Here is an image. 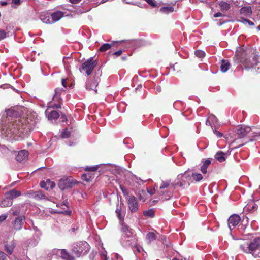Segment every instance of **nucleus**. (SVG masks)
<instances>
[{"mask_svg": "<svg viewBox=\"0 0 260 260\" xmlns=\"http://www.w3.org/2000/svg\"><path fill=\"white\" fill-rule=\"evenodd\" d=\"M27 122L26 119H16L6 127L5 130V136L15 140L23 138L31 128V125Z\"/></svg>", "mask_w": 260, "mask_h": 260, "instance_id": "f257e3e1", "label": "nucleus"}, {"mask_svg": "<svg viewBox=\"0 0 260 260\" xmlns=\"http://www.w3.org/2000/svg\"><path fill=\"white\" fill-rule=\"evenodd\" d=\"M234 59L236 63H241L246 69L253 68L259 61V56L249 49L237 52Z\"/></svg>", "mask_w": 260, "mask_h": 260, "instance_id": "f03ea898", "label": "nucleus"}, {"mask_svg": "<svg viewBox=\"0 0 260 260\" xmlns=\"http://www.w3.org/2000/svg\"><path fill=\"white\" fill-rule=\"evenodd\" d=\"M121 231L122 233L120 243L124 247H132L137 244L136 236L134 235L133 230L125 223H122L121 227Z\"/></svg>", "mask_w": 260, "mask_h": 260, "instance_id": "7ed1b4c3", "label": "nucleus"}, {"mask_svg": "<svg viewBox=\"0 0 260 260\" xmlns=\"http://www.w3.org/2000/svg\"><path fill=\"white\" fill-rule=\"evenodd\" d=\"M90 245L86 241H81L74 243L72 246V252L79 257L86 254L90 250Z\"/></svg>", "mask_w": 260, "mask_h": 260, "instance_id": "20e7f679", "label": "nucleus"}, {"mask_svg": "<svg viewBox=\"0 0 260 260\" xmlns=\"http://www.w3.org/2000/svg\"><path fill=\"white\" fill-rule=\"evenodd\" d=\"M260 246V238H255L250 243L244 242V243L240 245V249L246 253H251L254 257L253 252L257 250Z\"/></svg>", "mask_w": 260, "mask_h": 260, "instance_id": "39448f33", "label": "nucleus"}, {"mask_svg": "<svg viewBox=\"0 0 260 260\" xmlns=\"http://www.w3.org/2000/svg\"><path fill=\"white\" fill-rule=\"evenodd\" d=\"M191 179L190 175L187 172L184 173L179 174L177 177V179L173 182L174 186L177 187H184L185 185H189V181Z\"/></svg>", "mask_w": 260, "mask_h": 260, "instance_id": "423d86ee", "label": "nucleus"}, {"mask_svg": "<svg viewBox=\"0 0 260 260\" xmlns=\"http://www.w3.org/2000/svg\"><path fill=\"white\" fill-rule=\"evenodd\" d=\"M236 133L240 138L248 136L249 137H255L260 136V132H254L249 126H241L237 129Z\"/></svg>", "mask_w": 260, "mask_h": 260, "instance_id": "0eeeda50", "label": "nucleus"}, {"mask_svg": "<svg viewBox=\"0 0 260 260\" xmlns=\"http://www.w3.org/2000/svg\"><path fill=\"white\" fill-rule=\"evenodd\" d=\"M97 63V61L94 60L93 58L91 57L82 63V69L85 71L87 75H90Z\"/></svg>", "mask_w": 260, "mask_h": 260, "instance_id": "6e6552de", "label": "nucleus"}, {"mask_svg": "<svg viewBox=\"0 0 260 260\" xmlns=\"http://www.w3.org/2000/svg\"><path fill=\"white\" fill-rule=\"evenodd\" d=\"M75 184L74 180L71 178H63L59 180L58 186L59 188L64 190L72 188Z\"/></svg>", "mask_w": 260, "mask_h": 260, "instance_id": "1a4fd4ad", "label": "nucleus"}, {"mask_svg": "<svg viewBox=\"0 0 260 260\" xmlns=\"http://www.w3.org/2000/svg\"><path fill=\"white\" fill-rule=\"evenodd\" d=\"M101 166L103 167L106 171L109 170L113 172L114 170H115L116 171H119L120 169L117 166H114L113 165H112L111 164H104L95 165L92 167H87L86 168L85 170L87 171L94 172L96 171Z\"/></svg>", "mask_w": 260, "mask_h": 260, "instance_id": "9d476101", "label": "nucleus"}, {"mask_svg": "<svg viewBox=\"0 0 260 260\" xmlns=\"http://www.w3.org/2000/svg\"><path fill=\"white\" fill-rule=\"evenodd\" d=\"M127 204L128 209L132 212L134 213L138 211L139 205L137 200L134 196H131L128 197Z\"/></svg>", "mask_w": 260, "mask_h": 260, "instance_id": "9b49d317", "label": "nucleus"}, {"mask_svg": "<svg viewBox=\"0 0 260 260\" xmlns=\"http://www.w3.org/2000/svg\"><path fill=\"white\" fill-rule=\"evenodd\" d=\"M240 220V217L237 214L232 215L229 217L228 225L231 231L238 224Z\"/></svg>", "mask_w": 260, "mask_h": 260, "instance_id": "f8f14e48", "label": "nucleus"}, {"mask_svg": "<svg viewBox=\"0 0 260 260\" xmlns=\"http://www.w3.org/2000/svg\"><path fill=\"white\" fill-rule=\"evenodd\" d=\"M98 85V79H94L93 80L88 79L86 82V89L87 90H93L95 93H97V90L95 89Z\"/></svg>", "mask_w": 260, "mask_h": 260, "instance_id": "ddd939ff", "label": "nucleus"}, {"mask_svg": "<svg viewBox=\"0 0 260 260\" xmlns=\"http://www.w3.org/2000/svg\"><path fill=\"white\" fill-rule=\"evenodd\" d=\"M25 220V217L24 216H18L16 218L13 222V228L15 230H20L22 229L24 221Z\"/></svg>", "mask_w": 260, "mask_h": 260, "instance_id": "4468645a", "label": "nucleus"}, {"mask_svg": "<svg viewBox=\"0 0 260 260\" xmlns=\"http://www.w3.org/2000/svg\"><path fill=\"white\" fill-rule=\"evenodd\" d=\"M40 185L41 188H44L46 190L52 189L55 186V183L50 181L49 179L47 180L46 181H41L40 183Z\"/></svg>", "mask_w": 260, "mask_h": 260, "instance_id": "2eb2a0df", "label": "nucleus"}, {"mask_svg": "<svg viewBox=\"0 0 260 260\" xmlns=\"http://www.w3.org/2000/svg\"><path fill=\"white\" fill-rule=\"evenodd\" d=\"M54 252H56V254H60L61 257L65 260H74V257L71 255L65 249H57L54 250Z\"/></svg>", "mask_w": 260, "mask_h": 260, "instance_id": "dca6fc26", "label": "nucleus"}, {"mask_svg": "<svg viewBox=\"0 0 260 260\" xmlns=\"http://www.w3.org/2000/svg\"><path fill=\"white\" fill-rule=\"evenodd\" d=\"M173 185V183H171L170 180H167L166 181H162L161 185L159 187V190L158 191L159 192H165L166 191V189L171 188H175V186Z\"/></svg>", "mask_w": 260, "mask_h": 260, "instance_id": "f3484780", "label": "nucleus"}, {"mask_svg": "<svg viewBox=\"0 0 260 260\" xmlns=\"http://www.w3.org/2000/svg\"><path fill=\"white\" fill-rule=\"evenodd\" d=\"M64 16V13L61 11H55L51 15L52 24L59 21Z\"/></svg>", "mask_w": 260, "mask_h": 260, "instance_id": "a211bd4d", "label": "nucleus"}, {"mask_svg": "<svg viewBox=\"0 0 260 260\" xmlns=\"http://www.w3.org/2000/svg\"><path fill=\"white\" fill-rule=\"evenodd\" d=\"M21 194L20 191H18L15 189H13L5 193V196L9 197L12 201L14 199H15Z\"/></svg>", "mask_w": 260, "mask_h": 260, "instance_id": "6ab92c4d", "label": "nucleus"}, {"mask_svg": "<svg viewBox=\"0 0 260 260\" xmlns=\"http://www.w3.org/2000/svg\"><path fill=\"white\" fill-rule=\"evenodd\" d=\"M28 155V152L27 150H23L18 152L16 156V160L18 161L21 162L25 160Z\"/></svg>", "mask_w": 260, "mask_h": 260, "instance_id": "aec40b11", "label": "nucleus"}, {"mask_svg": "<svg viewBox=\"0 0 260 260\" xmlns=\"http://www.w3.org/2000/svg\"><path fill=\"white\" fill-rule=\"evenodd\" d=\"M174 188H171L167 189H166V191L165 192H159L160 196H161V199L165 200L170 199L172 196L173 190Z\"/></svg>", "mask_w": 260, "mask_h": 260, "instance_id": "412c9836", "label": "nucleus"}, {"mask_svg": "<svg viewBox=\"0 0 260 260\" xmlns=\"http://www.w3.org/2000/svg\"><path fill=\"white\" fill-rule=\"evenodd\" d=\"M46 115H47V117L49 120L53 121L58 119L59 117V113L56 111H52L48 113L46 111L45 112Z\"/></svg>", "mask_w": 260, "mask_h": 260, "instance_id": "4be33fe9", "label": "nucleus"}, {"mask_svg": "<svg viewBox=\"0 0 260 260\" xmlns=\"http://www.w3.org/2000/svg\"><path fill=\"white\" fill-rule=\"evenodd\" d=\"M252 13V11L250 6L242 7L240 10V13L245 16H250Z\"/></svg>", "mask_w": 260, "mask_h": 260, "instance_id": "5701e85b", "label": "nucleus"}, {"mask_svg": "<svg viewBox=\"0 0 260 260\" xmlns=\"http://www.w3.org/2000/svg\"><path fill=\"white\" fill-rule=\"evenodd\" d=\"M16 242L14 240L12 241L9 244H5V250L9 254H11L13 252L14 248L16 246Z\"/></svg>", "mask_w": 260, "mask_h": 260, "instance_id": "b1692460", "label": "nucleus"}, {"mask_svg": "<svg viewBox=\"0 0 260 260\" xmlns=\"http://www.w3.org/2000/svg\"><path fill=\"white\" fill-rule=\"evenodd\" d=\"M30 196L31 198L36 200L45 199V196L42 193L41 191L33 192L30 193Z\"/></svg>", "mask_w": 260, "mask_h": 260, "instance_id": "393cba45", "label": "nucleus"}, {"mask_svg": "<svg viewBox=\"0 0 260 260\" xmlns=\"http://www.w3.org/2000/svg\"><path fill=\"white\" fill-rule=\"evenodd\" d=\"M13 204V201L9 197L5 196V198L0 203V206L1 207H7L12 206Z\"/></svg>", "mask_w": 260, "mask_h": 260, "instance_id": "a878e982", "label": "nucleus"}, {"mask_svg": "<svg viewBox=\"0 0 260 260\" xmlns=\"http://www.w3.org/2000/svg\"><path fill=\"white\" fill-rule=\"evenodd\" d=\"M230 66V63L228 60L224 59L222 60L220 65L221 72L223 73L226 72L229 69Z\"/></svg>", "mask_w": 260, "mask_h": 260, "instance_id": "bb28decb", "label": "nucleus"}, {"mask_svg": "<svg viewBox=\"0 0 260 260\" xmlns=\"http://www.w3.org/2000/svg\"><path fill=\"white\" fill-rule=\"evenodd\" d=\"M63 91H64V90L62 88H56L55 90V94L53 97V100L54 101H61V99L60 95H61V93Z\"/></svg>", "mask_w": 260, "mask_h": 260, "instance_id": "cd10ccee", "label": "nucleus"}, {"mask_svg": "<svg viewBox=\"0 0 260 260\" xmlns=\"http://www.w3.org/2000/svg\"><path fill=\"white\" fill-rule=\"evenodd\" d=\"M210 164L211 161L209 159H206L203 161V164L201 167V171L203 174H206L207 173V169Z\"/></svg>", "mask_w": 260, "mask_h": 260, "instance_id": "c85d7f7f", "label": "nucleus"}, {"mask_svg": "<svg viewBox=\"0 0 260 260\" xmlns=\"http://www.w3.org/2000/svg\"><path fill=\"white\" fill-rule=\"evenodd\" d=\"M215 158L219 162H223L225 160L226 154L222 151H218L215 155Z\"/></svg>", "mask_w": 260, "mask_h": 260, "instance_id": "c756f323", "label": "nucleus"}, {"mask_svg": "<svg viewBox=\"0 0 260 260\" xmlns=\"http://www.w3.org/2000/svg\"><path fill=\"white\" fill-rule=\"evenodd\" d=\"M40 20L44 23L52 24L51 17L47 14H41L40 16Z\"/></svg>", "mask_w": 260, "mask_h": 260, "instance_id": "7c9ffc66", "label": "nucleus"}, {"mask_svg": "<svg viewBox=\"0 0 260 260\" xmlns=\"http://www.w3.org/2000/svg\"><path fill=\"white\" fill-rule=\"evenodd\" d=\"M219 8L222 11H226L230 8V5L229 3L224 1H221L219 3Z\"/></svg>", "mask_w": 260, "mask_h": 260, "instance_id": "2f4dec72", "label": "nucleus"}, {"mask_svg": "<svg viewBox=\"0 0 260 260\" xmlns=\"http://www.w3.org/2000/svg\"><path fill=\"white\" fill-rule=\"evenodd\" d=\"M257 209V205L253 202L248 204L244 208V210L249 211H254Z\"/></svg>", "mask_w": 260, "mask_h": 260, "instance_id": "473e14b6", "label": "nucleus"}, {"mask_svg": "<svg viewBox=\"0 0 260 260\" xmlns=\"http://www.w3.org/2000/svg\"><path fill=\"white\" fill-rule=\"evenodd\" d=\"M147 241L150 243L152 241H154L156 239V235L153 232H149L146 235V237Z\"/></svg>", "mask_w": 260, "mask_h": 260, "instance_id": "72a5a7b5", "label": "nucleus"}, {"mask_svg": "<svg viewBox=\"0 0 260 260\" xmlns=\"http://www.w3.org/2000/svg\"><path fill=\"white\" fill-rule=\"evenodd\" d=\"M174 11V8L172 6L163 7L160 9V11L163 13L168 14Z\"/></svg>", "mask_w": 260, "mask_h": 260, "instance_id": "f704fd0d", "label": "nucleus"}, {"mask_svg": "<svg viewBox=\"0 0 260 260\" xmlns=\"http://www.w3.org/2000/svg\"><path fill=\"white\" fill-rule=\"evenodd\" d=\"M191 177L194 181L198 182L201 181L203 178V175L199 173H192Z\"/></svg>", "mask_w": 260, "mask_h": 260, "instance_id": "c9c22d12", "label": "nucleus"}, {"mask_svg": "<svg viewBox=\"0 0 260 260\" xmlns=\"http://www.w3.org/2000/svg\"><path fill=\"white\" fill-rule=\"evenodd\" d=\"M112 47V45L108 43L103 44L99 48V50L101 52H105L110 49Z\"/></svg>", "mask_w": 260, "mask_h": 260, "instance_id": "e433bc0d", "label": "nucleus"}, {"mask_svg": "<svg viewBox=\"0 0 260 260\" xmlns=\"http://www.w3.org/2000/svg\"><path fill=\"white\" fill-rule=\"evenodd\" d=\"M143 214L145 216L152 218L155 216V211L153 209H150L148 210L145 211Z\"/></svg>", "mask_w": 260, "mask_h": 260, "instance_id": "4c0bfd02", "label": "nucleus"}, {"mask_svg": "<svg viewBox=\"0 0 260 260\" xmlns=\"http://www.w3.org/2000/svg\"><path fill=\"white\" fill-rule=\"evenodd\" d=\"M10 212H12V213L14 216L18 215L20 214V211L19 206H14L10 210Z\"/></svg>", "mask_w": 260, "mask_h": 260, "instance_id": "58836bf2", "label": "nucleus"}, {"mask_svg": "<svg viewBox=\"0 0 260 260\" xmlns=\"http://www.w3.org/2000/svg\"><path fill=\"white\" fill-rule=\"evenodd\" d=\"M51 213H62L66 215H70L71 211L70 210H52Z\"/></svg>", "mask_w": 260, "mask_h": 260, "instance_id": "ea45409f", "label": "nucleus"}, {"mask_svg": "<svg viewBox=\"0 0 260 260\" xmlns=\"http://www.w3.org/2000/svg\"><path fill=\"white\" fill-rule=\"evenodd\" d=\"M194 54L197 57L200 58H203L205 56V52L201 50L196 51Z\"/></svg>", "mask_w": 260, "mask_h": 260, "instance_id": "a19ab883", "label": "nucleus"}, {"mask_svg": "<svg viewBox=\"0 0 260 260\" xmlns=\"http://www.w3.org/2000/svg\"><path fill=\"white\" fill-rule=\"evenodd\" d=\"M238 21H239L244 24H248L250 26L254 25V23L253 22L250 21L249 20H248V19H245L243 18H241L240 20H238Z\"/></svg>", "mask_w": 260, "mask_h": 260, "instance_id": "79ce46f5", "label": "nucleus"}, {"mask_svg": "<svg viewBox=\"0 0 260 260\" xmlns=\"http://www.w3.org/2000/svg\"><path fill=\"white\" fill-rule=\"evenodd\" d=\"M70 135V132L67 129H64L61 134V137L63 138H67L69 137Z\"/></svg>", "mask_w": 260, "mask_h": 260, "instance_id": "37998d69", "label": "nucleus"}, {"mask_svg": "<svg viewBox=\"0 0 260 260\" xmlns=\"http://www.w3.org/2000/svg\"><path fill=\"white\" fill-rule=\"evenodd\" d=\"M57 102H58V103L53 104L51 105H50V107H52L53 108H56V109H58V108H61V103L60 101H57Z\"/></svg>", "mask_w": 260, "mask_h": 260, "instance_id": "c03bdc74", "label": "nucleus"}, {"mask_svg": "<svg viewBox=\"0 0 260 260\" xmlns=\"http://www.w3.org/2000/svg\"><path fill=\"white\" fill-rule=\"evenodd\" d=\"M6 37V32L5 30L0 29V41Z\"/></svg>", "mask_w": 260, "mask_h": 260, "instance_id": "a18cd8bd", "label": "nucleus"}, {"mask_svg": "<svg viewBox=\"0 0 260 260\" xmlns=\"http://www.w3.org/2000/svg\"><path fill=\"white\" fill-rule=\"evenodd\" d=\"M60 206L65 207V208H63L64 210H69L68 202L67 201H65L63 203H61Z\"/></svg>", "mask_w": 260, "mask_h": 260, "instance_id": "49530a36", "label": "nucleus"}, {"mask_svg": "<svg viewBox=\"0 0 260 260\" xmlns=\"http://www.w3.org/2000/svg\"><path fill=\"white\" fill-rule=\"evenodd\" d=\"M148 4L151 6L154 7L156 6V3L154 0H145Z\"/></svg>", "mask_w": 260, "mask_h": 260, "instance_id": "de8ad7c7", "label": "nucleus"}, {"mask_svg": "<svg viewBox=\"0 0 260 260\" xmlns=\"http://www.w3.org/2000/svg\"><path fill=\"white\" fill-rule=\"evenodd\" d=\"M101 257L102 260H107V254L106 251H102L101 252Z\"/></svg>", "mask_w": 260, "mask_h": 260, "instance_id": "09e8293b", "label": "nucleus"}, {"mask_svg": "<svg viewBox=\"0 0 260 260\" xmlns=\"http://www.w3.org/2000/svg\"><path fill=\"white\" fill-rule=\"evenodd\" d=\"M7 255L4 252L0 251V260H6Z\"/></svg>", "mask_w": 260, "mask_h": 260, "instance_id": "8fccbe9b", "label": "nucleus"}, {"mask_svg": "<svg viewBox=\"0 0 260 260\" xmlns=\"http://www.w3.org/2000/svg\"><path fill=\"white\" fill-rule=\"evenodd\" d=\"M213 132H214V134L216 135L218 138H221L223 136V134L222 133L219 132L215 129L213 131Z\"/></svg>", "mask_w": 260, "mask_h": 260, "instance_id": "3c124183", "label": "nucleus"}, {"mask_svg": "<svg viewBox=\"0 0 260 260\" xmlns=\"http://www.w3.org/2000/svg\"><path fill=\"white\" fill-rule=\"evenodd\" d=\"M7 214H3L0 216V223L4 221L7 218Z\"/></svg>", "mask_w": 260, "mask_h": 260, "instance_id": "603ef678", "label": "nucleus"}, {"mask_svg": "<svg viewBox=\"0 0 260 260\" xmlns=\"http://www.w3.org/2000/svg\"><path fill=\"white\" fill-rule=\"evenodd\" d=\"M117 216L118 218L119 219V220L122 222L121 224L122 223H123V216L121 214V212L117 214Z\"/></svg>", "mask_w": 260, "mask_h": 260, "instance_id": "864d4df0", "label": "nucleus"}, {"mask_svg": "<svg viewBox=\"0 0 260 260\" xmlns=\"http://www.w3.org/2000/svg\"><path fill=\"white\" fill-rule=\"evenodd\" d=\"M61 119L62 122H66L67 121V118L64 114H61Z\"/></svg>", "mask_w": 260, "mask_h": 260, "instance_id": "5fc2aeb1", "label": "nucleus"}, {"mask_svg": "<svg viewBox=\"0 0 260 260\" xmlns=\"http://www.w3.org/2000/svg\"><path fill=\"white\" fill-rule=\"evenodd\" d=\"M223 16V14L220 12L216 13L214 15V17H216V18L218 17Z\"/></svg>", "mask_w": 260, "mask_h": 260, "instance_id": "6e6d98bb", "label": "nucleus"}, {"mask_svg": "<svg viewBox=\"0 0 260 260\" xmlns=\"http://www.w3.org/2000/svg\"><path fill=\"white\" fill-rule=\"evenodd\" d=\"M208 118L210 119V120L212 121H216V117L213 115H210Z\"/></svg>", "mask_w": 260, "mask_h": 260, "instance_id": "4d7b16f0", "label": "nucleus"}, {"mask_svg": "<svg viewBox=\"0 0 260 260\" xmlns=\"http://www.w3.org/2000/svg\"><path fill=\"white\" fill-rule=\"evenodd\" d=\"M122 52V50H118L117 51L113 53V54L115 55H117V56H119V55H120L121 54Z\"/></svg>", "mask_w": 260, "mask_h": 260, "instance_id": "13d9d810", "label": "nucleus"}, {"mask_svg": "<svg viewBox=\"0 0 260 260\" xmlns=\"http://www.w3.org/2000/svg\"><path fill=\"white\" fill-rule=\"evenodd\" d=\"M21 0H12V3L15 5H19L20 4Z\"/></svg>", "mask_w": 260, "mask_h": 260, "instance_id": "bf43d9fd", "label": "nucleus"}, {"mask_svg": "<svg viewBox=\"0 0 260 260\" xmlns=\"http://www.w3.org/2000/svg\"><path fill=\"white\" fill-rule=\"evenodd\" d=\"M66 82H67V80L66 79H62L61 83H62V86L64 87H67Z\"/></svg>", "mask_w": 260, "mask_h": 260, "instance_id": "052dcab7", "label": "nucleus"}, {"mask_svg": "<svg viewBox=\"0 0 260 260\" xmlns=\"http://www.w3.org/2000/svg\"><path fill=\"white\" fill-rule=\"evenodd\" d=\"M81 0H70V2L72 4H77L80 2Z\"/></svg>", "mask_w": 260, "mask_h": 260, "instance_id": "680f3d73", "label": "nucleus"}, {"mask_svg": "<svg viewBox=\"0 0 260 260\" xmlns=\"http://www.w3.org/2000/svg\"><path fill=\"white\" fill-rule=\"evenodd\" d=\"M206 124L207 125H211V120H210L209 118L206 120Z\"/></svg>", "mask_w": 260, "mask_h": 260, "instance_id": "e2e57ef3", "label": "nucleus"}, {"mask_svg": "<svg viewBox=\"0 0 260 260\" xmlns=\"http://www.w3.org/2000/svg\"><path fill=\"white\" fill-rule=\"evenodd\" d=\"M115 212H116V214H117L119 213H121L120 209H119L118 207H117L116 209Z\"/></svg>", "mask_w": 260, "mask_h": 260, "instance_id": "0e129e2a", "label": "nucleus"}, {"mask_svg": "<svg viewBox=\"0 0 260 260\" xmlns=\"http://www.w3.org/2000/svg\"><path fill=\"white\" fill-rule=\"evenodd\" d=\"M127 4H133V2L131 0H123Z\"/></svg>", "mask_w": 260, "mask_h": 260, "instance_id": "69168bd1", "label": "nucleus"}, {"mask_svg": "<svg viewBox=\"0 0 260 260\" xmlns=\"http://www.w3.org/2000/svg\"><path fill=\"white\" fill-rule=\"evenodd\" d=\"M56 206H57V207H60V208H61V209H62V210H63V208H65V207H64V206H60V204H57V205H56Z\"/></svg>", "mask_w": 260, "mask_h": 260, "instance_id": "338daca9", "label": "nucleus"}, {"mask_svg": "<svg viewBox=\"0 0 260 260\" xmlns=\"http://www.w3.org/2000/svg\"><path fill=\"white\" fill-rule=\"evenodd\" d=\"M156 91H157V92H160V91H161L160 87H157L156 88Z\"/></svg>", "mask_w": 260, "mask_h": 260, "instance_id": "774afa93", "label": "nucleus"}]
</instances>
